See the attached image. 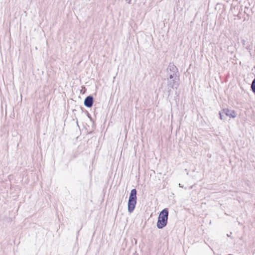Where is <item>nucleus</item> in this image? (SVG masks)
<instances>
[{
    "label": "nucleus",
    "instance_id": "nucleus-1",
    "mask_svg": "<svg viewBox=\"0 0 255 255\" xmlns=\"http://www.w3.org/2000/svg\"><path fill=\"white\" fill-rule=\"evenodd\" d=\"M168 216V212L167 209L163 210L159 214L157 223V227L158 229H162L166 226L167 223V219Z\"/></svg>",
    "mask_w": 255,
    "mask_h": 255
},
{
    "label": "nucleus",
    "instance_id": "nucleus-2",
    "mask_svg": "<svg viewBox=\"0 0 255 255\" xmlns=\"http://www.w3.org/2000/svg\"><path fill=\"white\" fill-rule=\"evenodd\" d=\"M136 203V190L135 189H132L129 197L128 202V211L130 213L135 208Z\"/></svg>",
    "mask_w": 255,
    "mask_h": 255
},
{
    "label": "nucleus",
    "instance_id": "nucleus-3",
    "mask_svg": "<svg viewBox=\"0 0 255 255\" xmlns=\"http://www.w3.org/2000/svg\"><path fill=\"white\" fill-rule=\"evenodd\" d=\"M93 103V98L92 96H88L84 101L85 106L90 108L92 106Z\"/></svg>",
    "mask_w": 255,
    "mask_h": 255
},
{
    "label": "nucleus",
    "instance_id": "nucleus-4",
    "mask_svg": "<svg viewBox=\"0 0 255 255\" xmlns=\"http://www.w3.org/2000/svg\"><path fill=\"white\" fill-rule=\"evenodd\" d=\"M224 113L227 116H228L230 118H234L237 116L236 112L233 110H224Z\"/></svg>",
    "mask_w": 255,
    "mask_h": 255
},
{
    "label": "nucleus",
    "instance_id": "nucleus-5",
    "mask_svg": "<svg viewBox=\"0 0 255 255\" xmlns=\"http://www.w3.org/2000/svg\"><path fill=\"white\" fill-rule=\"evenodd\" d=\"M251 88H252L253 92L254 93H255V78L254 79V80L252 82Z\"/></svg>",
    "mask_w": 255,
    "mask_h": 255
},
{
    "label": "nucleus",
    "instance_id": "nucleus-6",
    "mask_svg": "<svg viewBox=\"0 0 255 255\" xmlns=\"http://www.w3.org/2000/svg\"><path fill=\"white\" fill-rule=\"evenodd\" d=\"M126 1L128 3H130V2L131 1V0H126Z\"/></svg>",
    "mask_w": 255,
    "mask_h": 255
},
{
    "label": "nucleus",
    "instance_id": "nucleus-7",
    "mask_svg": "<svg viewBox=\"0 0 255 255\" xmlns=\"http://www.w3.org/2000/svg\"><path fill=\"white\" fill-rule=\"evenodd\" d=\"M178 186H179V187H183V186H182L181 185V184H180V183L178 184Z\"/></svg>",
    "mask_w": 255,
    "mask_h": 255
},
{
    "label": "nucleus",
    "instance_id": "nucleus-8",
    "mask_svg": "<svg viewBox=\"0 0 255 255\" xmlns=\"http://www.w3.org/2000/svg\"><path fill=\"white\" fill-rule=\"evenodd\" d=\"M170 79H172L173 78V76L172 75H170L169 76Z\"/></svg>",
    "mask_w": 255,
    "mask_h": 255
},
{
    "label": "nucleus",
    "instance_id": "nucleus-9",
    "mask_svg": "<svg viewBox=\"0 0 255 255\" xmlns=\"http://www.w3.org/2000/svg\"><path fill=\"white\" fill-rule=\"evenodd\" d=\"M220 118H221V119H222V114H221V113H220Z\"/></svg>",
    "mask_w": 255,
    "mask_h": 255
},
{
    "label": "nucleus",
    "instance_id": "nucleus-10",
    "mask_svg": "<svg viewBox=\"0 0 255 255\" xmlns=\"http://www.w3.org/2000/svg\"><path fill=\"white\" fill-rule=\"evenodd\" d=\"M227 236H228V237H229V236H230V234H227Z\"/></svg>",
    "mask_w": 255,
    "mask_h": 255
}]
</instances>
